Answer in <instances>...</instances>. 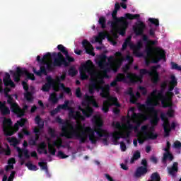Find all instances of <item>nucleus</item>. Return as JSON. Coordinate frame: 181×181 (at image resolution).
I'll return each mask as SVG.
<instances>
[{"instance_id": "obj_1", "label": "nucleus", "mask_w": 181, "mask_h": 181, "mask_svg": "<svg viewBox=\"0 0 181 181\" xmlns=\"http://www.w3.org/2000/svg\"><path fill=\"white\" fill-rule=\"evenodd\" d=\"M117 14L118 11L117 10H113L112 13V21H107V25L110 24L112 30H118L119 34L121 35V36H125L127 29H128L129 23L125 21V19L134 21V19H139V18H141L139 14H131L129 13H125L124 17L118 18L117 16Z\"/></svg>"}, {"instance_id": "obj_2", "label": "nucleus", "mask_w": 181, "mask_h": 181, "mask_svg": "<svg viewBox=\"0 0 181 181\" xmlns=\"http://www.w3.org/2000/svg\"><path fill=\"white\" fill-rule=\"evenodd\" d=\"M56 122L57 124H62L61 133L59 136L63 138H66V139H73V138H76V139H78L80 144H86L87 139H88V135L86 134V132L81 131L78 132L74 130V127L71 125L68 121L63 122V119H61L60 117H57L55 118Z\"/></svg>"}, {"instance_id": "obj_3", "label": "nucleus", "mask_w": 181, "mask_h": 181, "mask_svg": "<svg viewBox=\"0 0 181 181\" xmlns=\"http://www.w3.org/2000/svg\"><path fill=\"white\" fill-rule=\"evenodd\" d=\"M69 100H65L64 104L59 105L57 108L54 109L50 112L51 117H54L56 114L58 112H60V110H70L69 112V117H72L74 119H76L77 121H86V118H90L91 115H93V112L94 111L91 107H87L86 109H83L81 106H79L78 107V110L79 111H81L82 114H83V116L81 115V112L77 111L74 114V111H73V109L69 106Z\"/></svg>"}, {"instance_id": "obj_4", "label": "nucleus", "mask_w": 181, "mask_h": 181, "mask_svg": "<svg viewBox=\"0 0 181 181\" xmlns=\"http://www.w3.org/2000/svg\"><path fill=\"white\" fill-rule=\"evenodd\" d=\"M93 118L95 120V124L97 127L95 129L90 127H84L83 132H86V135H88V138H89V141H90V143L93 145H95L98 141V137L95 136V133H97L99 138H103V136H104L105 138L103 139V144L104 145H108V133H107L105 130L101 129L103 122L97 120L98 119V117L97 116H95Z\"/></svg>"}, {"instance_id": "obj_5", "label": "nucleus", "mask_w": 181, "mask_h": 181, "mask_svg": "<svg viewBox=\"0 0 181 181\" xmlns=\"http://www.w3.org/2000/svg\"><path fill=\"white\" fill-rule=\"evenodd\" d=\"M26 121V119L21 118L20 120H18L13 126H12V119L4 117L2 128L5 136H12V135L16 134V132L19 131V127L21 128L25 127Z\"/></svg>"}, {"instance_id": "obj_6", "label": "nucleus", "mask_w": 181, "mask_h": 181, "mask_svg": "<svg viewBox=\"0 0 181 181\" xmlns=\"http://www.w3.org/2000/svg\"><path fill=\"white\" fill-rule=\"evenodd\" d=\"M104 83L105 82L103 78H91L89 84V93L93 95L95 90H96V91H100V90H101L100 97H102V98H108V95L110 94V85L103 86Z\"/></svg>"}, {"instance_id": "obj_7", "label": "nucleus", "mask_w": 181, "mask_h": 181, "mask_svg": "<svg viewBox=\"0 0 181 181\" xmlns=\"http://www.w3.org/2000/svg\"><path fill=\"white\" fill-rule=\"evenodd\" d=\"M158 69H160V65L158 64L156 66H153L151 69V71H148L146 69H141L139 70V75H134V78H136L139 81H142V78H144V76L146 74H148L150 77H151V82L153 84H158L160 78L159 77V72H158Z\"/></svg>"}, {"instance_id": "obj_8", "label": "nucleus", "mask_w": 181, "mask_h": 181, "mask_svg": "<svg viewBox=\"0 0 181 181\" xmlns=\"http://www.w3.org/2000/svg\"><path fill=\"white\" fill-rule=\"evenodd\" d=\"M11 91V88L6 87L4 88V94L6 97H7V104L10 105V108L11 110V112H13V114H16L18 118H22L23 117L25 112L21 110V107H19V105L17 104V103L13 100V98L9 95V92Z\"/></svg>"}, {"instance_id": "obj_9", "label": "nucleus", "mask_w": 181, "mask_h": 181, "mask_svg": "<svg viewBox=\"0 0 181 181\" xmlns=\"http://www.w3.org/2000/svg\"><path fill=\"white\" fill-rule=\"evenodd\" d=\"M146 104L147 107H148L149 111H151V112H152L153 114V117L150 120L151 125H155V126L158 125V123L159 122L160 119H159V116H158V110H156L154 107H157L159 103H158V101L153 102V98L151 97H148L146 100Z\"/></svg>"}, {"instance_id": "obj_10", "label": "nucleus", "mask_w": 181, "mask_h": 181, "mask_svg": "<svg viewBox=\"0 0 181 181\" xmlns=\"http://www.w3.org/2000/svg\"><path fill=\"white\" fill-rule=\"evenodd\" d=\"M146 53L148 57H151V63L158 64L160 60L166 59V52L163 49L156 48L154 57H152L153 49L151 47H146Z\"/></svg>"}, {"instance_id": "obj_11", "label": "nucleus", "mask_w": 181, "mask_h": 181, "mask_svg": "<svg viewBox=\"0 0 181 181\" xmlns=\"http://www.w3.org/2000/svg\"><path fill=\"white\" fill-rule=\"evenodd\" d=\"M160 117L161 119V121H163L162 127L164 129V136L168 137L169 135H170V131L172 129H176V123L175 122H173L170 125V122H169V118L166 117V114L164 112H162L160 115Z\"/></svg>"}, {"instance_id": "obj_12", "label": "nucleus", "mask_w": 181, "mask_h": 181, "mask_svg": "<svg viewBox=\"0 0 181 181\" xmlns=\"http://www.w3.org/2000/svg\"><path fill=\"white\" fill-rule=\"evenodd\" d=\"M22 76H26L28 80H36L35 74L29 73L25 68L17 67L16 71L13 74L14 81L16 83H19Z\"/></svg>"}, {"instance_id": "obj_13", "label": "nucleus", "mask_w": 181, "mask_h": 181, "mask_svg": "<svg viewBox=\"0 0 181 181\" xmlns=\"http://www.w3.org/2000/svg\"><path fill=\"white\" fill-rule=\"evenodd\" d=\"M45 66H41L40 67V70L37 71L36 68L33 69V71L35 76H38L39 77H42V76H47V71H53L54 70V62H47V61L45 62L43 64Z\"/></svg>"}, {"instance_id": "obj_14", "label": "nucleus", "mask_w": 181, "mask_h": 181, "mask_svg": "<svg viewBox=\"0 0 181 181\" xmlns=\"http://www.w3.org/2000/svg\"><path fill=\"white\" fill-rule=\"evenodd\" d=\"M88 63H91V60H88L86 64H83L79 70L81 80L82 81L88 79V75H87V73L89 76H92L94 73V69H93V67H91Z\"/></svg>"}, {"instance_id": "obj_15", "label": "nucleus", "mask_w": 181, "mask_h": 181, "mask_svg": "<svg viewBox=\"0 0 181 181\" xmlns=\"http://www.w3.org/2000/svg\"><path fill=\"white\" fill-rule=\"evenodd\" d=\"M47 83L42 86V90L44 93H49L50 91V88H52L54 91L59 92L60 91L59 87L56 84V81L54 79L52 78V76H47L46 78Z\"/></svg>"}, {"instance_id": "obj_16", "label": "nucleus", "mask_w": 181, "mask_h": 181, "mask_svg": "<svg viewBox=\"0 0 181 181\" xmlns=\"http://www.w3.org/2000/svg\"><path fill=\"white\" fill-rule=\"evenodd\" d=\"M35 124L38 125V127H35L33 129V132L34 134H35V137L34 139L37 142V141H39V139L40 138V134H41L40 130L45 128V122L42 120V118L40 117V115H37L35 117Z\"/></svg>"}, {"instance_id": "obj_17", "label": "nucleus", "mask_w": 181, "mask_h": 181, "mask_svg": "<svg viewBox=\"0 0 181 181\" xmlns=\"http://www.w3.org/2000/svg\"><path fill=\"white\" fill-rule=\"evenodd\" d=\"M145 29H146V25L141 21H138L135 23L134 25H133V30L136 36H142V37H144Z\"/></svg>"}, {"instance_id": "obj_18", "label": "nucleus", "mask_w": 181, "mask_h": 181, "mask_svg": "<svg viewBox=\"0 0 181 181\" xmlns=\"http://www.w3.org/2000/svg\"><path fill=\"white\" fill-rule=\"evenodd\" d=\"M54 66L55 67H62V66L69 67V62H67L62 52H58L57 57L54 59Z\"/></svg>"}, {"instance_id": "obj_19", "label": "nucleus", "mask_w": 181, "mask_h": 181, "mask_svg": "<svg viewBox=\"0 0 181 181\" xmlns=\"http://www.w3.org/2000/svg\"><path fill=\"white\" fill-rule=\"evenodd\" d=\"M141 127V123L138 122L136 123V126H133L132 124L128 122L127 126V129L128 130L125 133H121L120 132V138H122L124 139H128L131 135V131L132 129H134V131H138V128Z\"/></svg>"}, {"instance_id": "obj_20", "label": "nucleus", "mask_w": 181, "mask_h": 181, "mask_svg": "<svg viewBox=\"0 0 181 181\" xmlns=\"http://www.w3.org/2000/svg\"><path fill=\"white\" fill-rule=\"evenodd\" d=\"M107 55L102 54L100 57V60L98 62V66L103 70L104 73H108L110 71L111 68L108 67V62H107Z\"/></svg>"}, {"instance_id": "obj_21", "label": "nucleus", "mask_w": 181, "mask_h": 181, "mask_svg": "<svg viewBox=\"0 0 181 181\" xmlns=\"http://www.w3.org/2000/svg\"><path fill=\"white\" fill-rule=\"evenodd\" d=\"M156 98L161 101V104L163 108H168V107H172V98H173V96H171L170 95H168V93H165V95H162V96L157 97Z\"/></svg>"}, {"instance_id": "obj_22", "label": "nucleus", "mask_w": 181, "mask_h": 181, "mask_svg": "<svg viewBox=\"0 0 181 181\" xmlns=\"http://www.w3.org/2000/svg\"><path fill=\"white\" fill-rule=\"evenodd\" d=\"M16 151L18 153V158L21 159V165H25V159H23V155L25 159H30L29 150H28L27 148H21V147L17 146Z\"/></svg>"}, {"instance_id": "obj_23", "label": "nucleus", "mask_w": 181, "mask_h": 181, "mask_svg": "<svg viewBox=\"0 0 181 181\" xmlns=\"http://www.w3.org/2000/svg\"><path fill=\"white\" fill-rule=\"evenodd\" d=\"M166 87H168V83L166 81L163 82L160 85V90H158V89H154L148 97H151V98L162 97L163 93H165V90H166Z\"/></svg>"}, {"instance_id": "obj_24", "label": "nucleus", "mask_w": 181, "mask_h": 181, "mask_svg": "<svg viewBox=\"0 0 181 181\" xmlns=\"http://www.w3.org/2000/svg\"><path fill=\"white\" fill-rule=\"evenodd\" d=\"M170 81H169V87H168V91L166 92L168 95H170L171 97H173L174 94L172 93L173 90H175V87L177 86V78H176V76L173 74L170 76Z\"/></svg>"}, {"instance_id": "obj_25", "label": "nucleus", "mask_w": 181, "mask_h": 181, "mask_svg": "<svg viewBox=\"0 0 181 181\" xmlns=\"http://www.w3.org/2000/svg\"><path fill=\"white\" fill-rule=\"evenodd\" d=\"M57 49L59 52H61V53L64 54L66 57L65 59L69 64V63H73V62H74V58L70 57V55L69 54V51L67 50V48H66V47H64L63 45H59L57 46Z\"/></svg>"}, {"instance_id": "obj_26", "label": "nucleus", "mask_w": 181, "mask_h": 181, "mask_svg": "<svg viewBox=\"0 0 181 181\" xmlns=\"http://www.w3.org/2000/svg\"><path fill=\"white\" fill-rule=\"evenodd\" d=\"M82 104L83 105H84V104H86V105H90V104H92V105H93L95 108H98L99 107L98 103L94 99V96H90L88 94H85Z\"/></svg>"}, {"instance_id": "obj_27", "label": "nucleus", "mask_w": 181, "mask_h": 181, "mask_svg": "<svg viewBox=\"0 0 181 181\" xmlns=\"http://www.w3.org/2000/svg\"><path fill=\"white\" fill-rule=\"evenodd\" d=\"M82 46L84 47L86 50V53L87 54H90V56H95V53H94V47H93V45L90 42H88L87 40H83L82 42Z\"/></svg>"}, {"instance_id": "obj_28", "label": "nucleus", "mask_w": 181, "mask_h": 181, "mask_svg": "<svg viewBox=\"0 0 181 181\" xmlns=\"http://www.w3.org/2000/svg\"><path fill=\"white\" fill-rule=\"evenodd\" d=\"M168 174L172 177H176L177 172H179V163L174 162L171 167H168Z\"/></svg>"}, {"instance_id": "obj_29", "label": "nucleus", "mask_w": 181, "mask_h": 181, "mask_svg": "<svg viewBox=\"0 0 181 181\" xmlns=\"http://www.w3.org/2000/svg\"><path fill=\"white\" fill-rule=\"evenodd\" d=\"M3 82L4 83L5 87H11V88H15V83L11 79V75L9 73L6 72L5 74V77L3 78Z\"/></svg>"}, {"instance_id": "obj_30", "label": "nucleus", "mask_w": 181, "mask_h": 181, "mask_svg": "<svg viewBox=\"0 0 181 181\" xmlns=\"http://www.w3.org/2000/svg\"><path fill=\"white\" fill-rule=\"evenodd\" d=\"M146 173H148V168L139 166L136 168L134 176L135 177H142V176H145Z\"/></svg>"}, {"instance_id": "obj_31", "label": "nucleus", "mask_w": 181, "mask_h": 181, "mask_svg": "<svg viewBox=\"0 0 181 181\" xmlns=\"http://www.w3.org/2000/svg\"><path fill=\"white\" fill-rule=\"evenodd\" d=\"M125 80H127V78L125 77V74L119 73L117 74L115 79L110 83V86L115 87L117 86V83H119L121 81H125Z\"/></svg>"}, {"instance_id": "obj_32", "label": "nucleus", "mask_w": 181, "mask_h": 181, "mask_svg": "<svg viewBox=\"0 0 181 181\" xmlns=\"http://www.w3.org/2000/svg\"><path fill=\"white\" fill-rule=\"evenodd\" d=\"M175 159V157H173V154H172L170 152H165L163 155V158H162V163L167 166L168 160H170V162H172Z\"/></svg>"}, {"instance_id": "obj_33", "label": "nucleus", "mask_w": 181, "mask_h": 181, "mask_svg": "<svg viewBox=\"0 0 181 181\" xmlns=\"http://www.w3.org/2000/svg\"><path fill=\"white\" fill-rule=\"evenodd\" d=\"M0 112L3 117L9 115V114H11V110H9V107H6L5 102L2 103L0 101Z\"/></svg>"}, {"instance_id": "obj_34", "label": "nucleus", "mask_w": 181, "mask_h": 181, "mask_svg": "<svg viewBox=\"0 0 181 181\" xmlns=\"http://www.w3.org/2000/svg\"><path fill=\"white\" fill-rule=\"evenodd\" d=\"M132 37L129 36L127 38L125 39L124 42L122 45V50H126L127 47L128 46L130 47V49H132L133 43L132 42Z\"/></svg>"}, {"instance_id": "obj_35", "label": "nucleus", "mask_w": 181, "mask_h": 181, "mask_svg": "<svg viewBox=\"0 0 181 181\" xmlns=\"http://www.w3.org/2000/svg\"><path fill=\"white\" fill-rule=\"evenodd\" d=\"M131 69V66H129V64H126L124 66L122 67V70H123V74H127V76H125L127 78H129V80H132V78H134V74H131L129 73L128 71H129V69Z\"/></svg>"}, {"instance_id": "obj_36", "label": "nucleus", "mask_w": 181, "mask_h": 181, "mask_svg": "<svg viewBox=\"0 0 181 181\" xmlns=\"http://www.w3.org/2000/svg\"><path fill=\"white\" fill-rule=\"evenodd\" d=\"M142 49L141 47L137 46L136 45L133 44L132 47V50H133V54L136 57H142L143 54L140 52L139 50Z\"/></svg>"}, {"instance_id": "obj_37", "label": "nucleus", "mask_w": 181, "mask_h": 181, "mask_svg": "<svg viewBox=\"0 0 181 181\" xmlns=\"http://www.w3.org/2000/svg\"><path fill=\"white\" fill-rule=\"evenodd\" d=\"M98 37L100 38V40H102V42L103 40H104V39H105V37L107 38V40L109 42H112V38H111V36H110V34L107 31L100 32L98 33Z\"/></svg>"}, {"instance_id": "obj_38", "label": "nucleus", "mask_w": 181, "mask_h": 181, "mask_svg": "<svg viewBox=\"0 0 181 181\" xmlns=\"http://www.w3.org/2000/svg\"><path fill=\"white\" fill-rule=\"evenodd\" d=\"M47 57H52V54L50 52H47L45 55H43V57L41 59L40 56L37 57V62L39 63H41V64H45V62L46 60H47Z\"/></svg>"}, {"instance_id": "obj_39", "label": "nucleus", "mask_w": 181, "mask_h": 181, "mask_svg": "<svg viewBox=\"0 0 181 181\" xmlns=\"http://www.w3.org/2000/svg\"><path fill=\"white\" fill-rule=\"evenodd\" d=\"M119 135H121V132L117 131L112 134V141L115 145H118V140L121 138Z\"/></svg>"}, {"instance_id": "obj_40", "label": "nucleus", "mask_w": 181, "mask_h": 181, "mask_svg": "<svg viewBox=\"0 0 181 181\" xmlns=\"http://www.w3.org/2000/svg\"><path fill=\"white\" fill-rule=\"evenodd\" d=\"M132 119H138L139 118H141L142 119H144V121H146V119H148V117H146L145 115L141 113L136 114L135 112L132 113Z\"/></svg>"}, {"instance_id": "obj_41", "label": "nucleus", "mask_w": 181, "mask_h": 181, "mask_svg": "<svg viewBox=\"0 0 181 181\" xmlns=\"http://www.w3.org/2000/svg\"><path fill=\"white\" fill-rule=\"evenodd\" d=\"M110 107H111V102H110V100H105L103 102L102 111L105 113L108 112V111H110Z\"/></svg>"}, {"instance_id": "obj_42", "label": "nucleus", "mask_w": 181, "mask_h": 181, "mask_svg": "<svg viewBox=\"0 0 181 181\" xmlns=\"http://www.w3.org/2000/svg\"><path fill=\"white\" fill-rule=\"evenodd\" d=\"M7 141L9 144H12L11 145H12L13 146L16 147L18 145H19V140H18V139H16V137H8Z\"/></svg>"}, {"instance_id": "obj_43", "label": "nucleus", "mask_w": 181, "mask_h": 181, "mask_svg": "<svg viewBox=\"0 0 181 181\" xmlns=\"http://www.w3.org/2000/svg\"><path fill=\"white\" fill-rule=\"evenodd\" d=\"M150 129L151 132L148 134V133L146 134V136L147 139H153V140L156 139L158 138V134L152 132L153 131H155V129H153V127L150 128Z\"/></svg>"}, {"instance_id": "obj_44", "label": "nucleus", "mask_w": 181, "mask_h": 181, "mask_svg": "<svg viewBox=\"0 0 181 181\" xmlns=\"http://www.w3.org/2000/svg\"><path fill=\"white\" fill-rule=\"evenodd\" d=\"M47 148V145L46 144V143L45 141L41 142L38 145V147L37 148V151L38 152V153L42 155V153H43V151L45 150Z\"/></svg>"}, {"instance_id": "obj_45", "label": "nucleus", "mask_w": 181, "mask_h": 181, "mask_svg": "<svg viewBox=\"0 0 181 181\" xmlns=\"http://www.w3.org/2000/svg\"><path fill=\"white\" fill-rule=\"evenodd\" d=\"M98 23L100 25V28L102 29H105L107 28V19L104 16H101L99 18Z\"/></svg>"}, {"instance_id": "obj_46", "label": "nucleus", "mask_w": 181, "mask_h": 181, "mask_svg": "<svg viewBox=\"0 0 181 181\" xmlns=\"http://www.w3.org/2000/svg\"><path fill=\"white\" fill-rule=\"evenodd\" d=\"M110 66L114 73H117V71H118V69L121 67V62L117 59L115 61V64L110 65Z\"/></svg>"}, {"instance_id": "obj_47", "label": "nucleus", "mask_w": 181, "mask_h": 181, "mask_svg": "<svg viewBox=\"0 0 181 181\" xmlns=\"http://www.w3.org/2000/svg\"><path fill=\"white\" fill-rule=\"evenodd\" d=\"M143 42H146L147 45H151V46H155L156 45V41L149 40L148 35H144L142 37Z\"/></svg>"}, {"instance_id": "obj_48", "label": "nucleus", "mask_w": 181, "mask_h": 181, "mask_svg": "<svg viewBox=\"0 0 181 181\" xmlns=\"http://www.w3.org/2000/svg\"><path fill=\"white\" fill-rule=\"evenodd\" d=\"M78 71L76 70L74 66H71L68 71L69 76H71V77H74L75 76H77V74Z\"/></svg>"}, {"instance_id": "obj_49", "label": "nucleus", "mask_w": 181, "mask_h": 181, "mask_svg": "<svg viewBox=\"0 0 181 181\" xmlns=\"http://www.w3.org/2000/svg\"><path fill=\"white\" fill-rule=\"evenodd\" d=\"M139 158H141V152L137 151L133 154V156L130 160V163H134V162H135V160H138Z\"/></svg>"}, {"instance_id": "obj_50", "label": "nucleus", "mask_w": 181, "mask_h": 181, "mask_svg": "<svg viewBox=\"0 0 181 181\" xmlns=\"http://www.w3.org/2000/svg\"><path fill=\"white\" fill-rule=\"evenodd\" d=\"M49 101L52 103V104H57L59 102V99L57 98V95L56 93H52L49 95Z\"/></svg>"}, {"instance_id": "obj_51", "label": "nucleus", "mask_w": 181, "mask_h": 181, "mask_svg": "<svg viewBox=\"0 0 181 181\" xmlns=\"http://www.w3.org/2000/svg\"><path fill=\"white\" fill-rule=\"evenodd\" d=\"M48 151L50 153V155H52V156H54L56 155V148L53 147L52 144H48Z\"/></svg>"}, {"instance_id": "obj_52", "label": "nucleus", "mask_w": 181, "mask_h": 181, "mask_svg": "<svg viewBox=\"0 0 181 181\" xmlns=\"http://www.w3.org/2000/svg\"><path fill=\"white\" fill-rule=\"evenodd\" d=\"M25 166L29 169V170H34L35 172L38 169L37 166L33 165L32 163H25Z\"/></svg>"}, {"instance_id": "obj_53", "label": "nucleus", "mask_w": 181, "mask_h": 181, "mask_svg": "<svg viewBox=\"0 0 181 181\" xmlns=\"http://www.w3.org/2000/svg\"><path fill=\"white\" fill-rule=\"evenodd\" d=\"M148 22H150L151 25H154L156 28L159 27V20L157 18H149Z\"/></svg>"}, {"instance_id": "obj_54", "label": "nucleus", "mask_w": 181, "mask_h": 181, "mask_svg": "<svg viewBox=\"0 0 181 181\" xmlns=\"http://www.w3.org/2000/svg\"><path fill=\"white\" fill-rule=\"evenodd\" d=\"M24 98L27 100V101H29L30 103L33 101V96L30 92H26L24 93Z\"/></svg>"}, {"instance_id": "obj_55", "label": "nucleus", "mask_w": 181, "mask_h": 181, "mask_svg": "<svg viewBox=\"0 0 181 181\" xmlns=\"http://www.w3.org/2000/svg\"><path fill=\"white\" fill-rule=\"evenodd\" d=\"M38 166L40 167L42 170H45V172H49V170L47 168V163L39 162L38 163Z\"/></svg>"}, {"instance_id": "obj_56", "label": "nucleus", "mask_w": 181, "mask_h": 181, "mask_svg": "<svg viewBox=\"0 0 181 181\" xmlns=\"http://www.w3.org/2000/svg\"><path fill=\"white\" fill-rule=\"evenodd\" d=\"M171 69L172 70H178V71H181V66H179L175 62H171Z\"/></svg>"}, {"instance_id": "obj_57", "label": "nucleus", "mask_w": 181, "mask_h": 181, "mask_svg": "<svg viewBox=\"0 0 181 181\" xmlns=\"http://www.w3.org/2000/svg\"><path fill=\"white\" fill-rule=\"evenodd\" d=\"M48 134L50 135L51 138H56V130H54V129H52V127H49Z\"/></svg>"}, {"instance_id": "obj_58", "label": "nucleus", "mask_w": 181, "mask_h": 181, "mask_svg": "<svg viewBox=\"0 0 181 181\" xmlns=\"http://www.w3.org/2000/svg\"><path fill=\"white\" fill-rule=\"evenodd\" d=\"M57 156L58 158H60V159H66V158H69V156L64 154V153L62 151H58V153L57 154Z\"/></svg>"}, {"instance_id": "obj_59", "label": "nucleus", "mask_w": 181, "mask_h": 181, "mask_svg": "<svg viewBox=\"0 0 181 181\" xmlns=\"http://www.w3.org/2000/svg\"><path fill=\"white\" fill-rule=\"evenodd\" d=\"M173 114H175V110H173L172 107H170V108L168 109V112H166L165 117L167 115L170 118H172L173 117Z\"/></svg>"}, {"instance_id": "obj_60", "label": "nucleus", "mask_w": 181, "mask_h": 181, "mask_svg": "<svg viewBox=\"0 0 181 181\" xmlns=\"http://www.w3.org/2000/svg\"><path fill=\"white\" fill-rule=\"evenodd\" d=\"M139 90L141 91L142 95H146L148 94V90L144 86H139Z\"/></svg>"}, {"instance_id": "obj_61", "label": "nucleus", "mask_w": 181, "mask_h": 181, "mask_svg": "<svg viewBox=\"0 0 181 181\" xmlns=\"http://www.w3.org/2000/svg\"><path fill=\"white\" fill-rule=\"evenodd\" d=\"M75 95L77 98H81V95H83V94L81 93V88L80 87L76 88Z\"/></svg>"}, {"instance_id": "obj_62", "label": "nucleus", "mask_w": 181, "mask_h": 181, "mask_svg": "<svg viewBox=\"0 0 181 181\" xmlns=\"http://www.w3.org/2000/svg\"><path fill=\"white\" fill-rule=\"evenodd\" d=\"M125 60H127V62H129V64H132V63H134V57H132V56H131L129 54L126 56Z\"/></svg>"}, {"instance_id": "obj_63", "label": "nucleus", "mask_w": 181, "mask_h": 181, "mask_svg": "<svg viewBox=\"0 0 181 181\" xmlns=\"http://www.w3.org/2000/svg\"><path fill=\"white\" fill-rule=\"evenodd\" d=\"M37 141H35V139L31 138L29 139L28 141V144L29 145H30L31 146H36V145H37V144L36 143Z\"/></svg>"}, {"instance_id": "obj_64", "label": "nucleus", "mask_w": 181, "mask_h": 181, "mask_svg": "<svg viewBox=\"0 0 181 181\" xmlns=\"http://www.w3.org/2000/svg\"><path fill=\"white\" fill-rule=\"evenodd\" d=\"M173 145L175 149H181V142L180 141H175Z\"/></svg>"}]
</instances>
